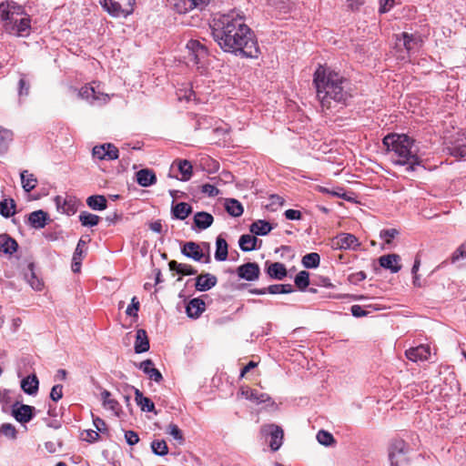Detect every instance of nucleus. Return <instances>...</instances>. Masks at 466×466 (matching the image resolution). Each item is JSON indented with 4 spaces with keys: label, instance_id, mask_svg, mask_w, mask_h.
I'll use <instances>...</instances> for the list:
<instances>
[{
    "label": "nucleus",
    "instance_id": "1",
    "mask_svg": "<svg viewBox=\"0 0 466 466\" xmlns=\"http://www.w3.org/2000/svg\"><path fill=\"white\" fill-rule=\"evenodd\" d=\"M210 26L214 40L225 52L238 53L246 57L258 56V42L242 16L233 12L219 15Z\"/></svg>",
    "mask_w": 466,
    "mask_h": 466
},
{
    "label": "nucleus",
    "instance_id": "2",
    "mask_svg": "<svg viewBox=\"0 0 466 466\" xmlns=\"http://www.w3.org/2000/svg\"><path fill=\"white\" fill-rule=\"evenodd\" d=\"M313 83L322 110H330L337 104H345L351 96L349 80L328 67L319 66L314 73Z\"/></svg>",
    "mask_w": 466,
    "mask_h": 466
},
{
    "label": "nucleus",
    "instance_id": "3",
    "mask_svg": "<svg viewBox=\"0 0 466 466\" xmlns=\"http://www.w3.org/2000/svg\"><path fill=\"white\" fill-rule=\"evenodd\" d=\"M393 164L405 166L407 171H415L422 160L418 155L414 139L405 134H389L382 140Z\"/></svg>",
    "mask_w": 466,
    "mask_h": 466
},
{
    "label": "nucleus",
    "instance_id": "4",
    "mask_svg": "<svg viewBox=\"0 0 466 466\" xmlns=\"http://www.w3.org/2000/svg\"><path fill=\"white\" fill-rule=\"evenodd\" d=\"M407 451L408 444L404 440L399 438L392 439L388 448L390 466H408Z\"/></svg>",
    "mask_w": 466,
    "mask_h": 466
},
{
    "label": "nucleus",
    "instance_id": "5",
    "mask_svg": "<svg viewBox=\"0 0 466 466\" xmlns=\"http://www.w3.org/2000/svg\"><path fill=\"white\" fill-rule=\"evenodd\" d=\"M99 3L109 15L119 17L133 13L136 0H99Z\"/></svg>",
    "mask_w": 466,
    "mask_h": 466
},
{
    "label": "nucleus",
    "instance_id": "6",
    "mask_svg": "<svg viewBox=\"0 0 466 466\" xmlns=\"http://www.w3.org/2000/svg\"><path fill=\"white\" fill-rule=\"evenodd\" d=\"M188 63L198 68L203 67L208 57V48L198 40H189L187 44Z\"/></svg>",
    "mask_w": 466,
    "mask_h": 466
},
{
    "label": "nucleus",
    "instance_id": "7",
    "mask_svg": "<svg viewBox=\"0 0 466 466\" xmlns=\"http://www.w3.org/2000/svg\"><path fill=\"white\" fill-rule=\"evenodd\" d=\"M4 29L7 34L12 35H27L30 30V18L24 12L23 15H18L16 17L14 16V19L6 21L4 24Z\"/></svg>",
    "mask_w": 466,
    "mask_h": 466
},
{
    "label": "nucleus",
    "instance_id": "8",
    "mask_svg": "<svg viewBox=\"0 0 466 466\" xmlns=\"http://www.w3.org/2000/svg\"><path fill=\"white\" fill-rule=\"evenodd\" d=\"M93 157L98 160H115L119 157L118 148L112 143L95 146L92 150Z\"/></svg>",
    "mask_w": 466,
    "mask_h": 466
},
{
    "label": "nucleus",
    "instance_id": "9",
    "mask_svg": "<svg viewBox=\"0 0 466 466\" xmlns=\"http://www.w3.org/2000/svg\"><path fill=\"white\" fill-rule=\"evenodd\" d=\"M96 83L94 82L92 85H86L85 86H82L79 90V96L86 99L91 104H105L109 100L108 95L96 91V87L98 86H95Z\"/></svg>",
    "mask_w": 466,
    "mask_h": 466
},
{
    "label": "nucleus",
    "instance_id": "10",
    "mask_svg": "<svg viewBox=\"0 0 466 466\" xmlns=\"http://www.w3.org/2000/svg\"><path fill=\"white\" fill-rule=\"evenodd\" d=\"M23 13L24 7L13 0H5L0 4V17L4 24Z\"/></svg>",
    "mask_w": 466,
    "mask_h": 466
},
{
    "label": "nucleus",
    "instance_id": "11",
    "mask_svg": "<svg viewBox=\"0 0 466 466\" xmlns=\"http://www.w3.org/2000/svg\"><path fill=\"white\" fill-rule=\"evenodd\" d=\"M262 432L270 436L269 447L273 451H278L282 445L284 432L281 427L269 424L262 427Z\"/></svg>",
    "mask_w": 466,
    "mask_h": 466
},
{
    "label": "nucleus",
    "instance_id": "12",
    "mask_svg": "<svg viewBox=\"0 0 466 466\" xmlns=\"http://www.w3.org/2000/svg\"><path fill=\"white\" fill-rule=\"evenodd\" d=\"M333 247L339 249L356 250L360 246L359 239L350 233H340L332 240Z\"/></svg>",
    "mask_w": 466,
    "mask_h": 466
},
{
    "label": "nucleus",
    "instance_id": "13",
    "mask_svg": "<svg viewBox=\"0 0 466 466\" xmlns=\"http://www.w3.org/2000/svg\"><path fill=\"white\" fill-rule=\"evenodd\" d=\"M35 408L26 404L15 403L12 407V415L20 423H27L34 417Z\"/></svg>",
    "mask_w": 466,
    "mask_h": 466
},
{
    "label": "nucleus",
    "instance_id": "14",
    "mask_svg": "<svg viewBox=\"0 0 466 466\" xmlns=\"http://www.w3.org/2000/svg\"><path fill=\"white\" fill-rule=\"evenodd\" d=\"M237 272L240 279H244L248 281H253L258 279L260 269L257 263L248 262L239 266L237 269Z\"/></svg>",
    "mask_w": 466,
    "mask_h": 466
},
{
    "label": "nucleus",
    "instance_id": "15",
    "mask_svg": "<svg viewBox=\"0 0 466 466\" xmlns=\"http://www.w3.org/2000/svg\"><path fill=\"white\" fill-rule=\"evenodd\" d=\"M405 355L411 361H423L429 359L431 355V349L428 345L421 344L407 350Z\"/></svg>",
    "mask_w": 466,
    "mask_h": 466
},
{
    "label": "nucleus",
    "instance_id": "16",
    "mask_svg": "<svg viewBox=\"0 0 466 466\" xmlns=\"http://www.w3.org/2000/svg\"><path fill=\"white\" fill-rule=\"evenodd\" d=\"M181 253L195 261H202L205 258V254L200 246L193 241L186 242L181 248Z\"/></svg>",
    "mask_w": 466,
    "mask_h": 466
},
{
    "label": "nucleus",
    "instance_id": "17",
    "mask_svg": "<svg viewBox=\"0 0 466 466\" xmlns=\"http://www.w3.org/2000/svg\"><path fill=\"white\" fill-rule=\"evenodd\" d=\"M218 283V278L210 273H201L196 278L195 288L198 291H208Z\"/></svg>",
    "mask_w": 466,
    "mask_h": 466
},
{
    "label": "nucleus",
    "instance_id": "18",
    "mask_svg": "<svg viewBox=\"0 0 466 466\" xmlns=\"http://www.w3.org/2000/svg\"><path fill=\"white\" fill-rule=\"evenodd\" d=\"M238 394L255 403H264L270 400L268 394L259 393L258 390H253L248 386H242L239 389Z\"/></svg>",
    "mask_w": 466,
    "mask_h": 466
},
{
    "label": "nucleus",
    "instance_id": "19",
    "mask_svg": "<svg viewBox=\"0 0 466 466\" xmlns=\"http://www.w3.org/2000/svg\"><path fill=\"white\" fill-rule=\"evenodd\" d=\"M206 310V303L201 298H195L188 301L186 307L187 315L191 319H198Z\"/></svg>",
    "mask_w": 466,
    "mask_h": 466
},
{
    "label": "nucleus",
    "instance_id": "20",
    "mask_svg": "<svg viewBox=\"0 0 466 466\" xmlns=\"http://www.w3.org/2000/svg\"><path fill=\"white\" fill-rule=\"evenodd\" d=\"M400 261V257L398 254H388L379 258L380 267L390 269L392 273H397L400 270L401 265Z\"/></svg>",
    "mask_w": 466,
    "mask_h": 466
},
{
    "label": "nucleus",
    "instance_id": "21",
    "mask_svg": "<svg viewBox=\"0 0 466 466\" xmlns=\"http://www.w3.org/2000/svg\"><path fill=\"white\" fill-rule=\"evenodd\" d=\"M18 244L16 240L7 234L0 235V253L13 255L16 252Z\"/></svg>",
    "mask_w": 466,
    "mask_h": 466
},
{
    "label": "nucleus",
    "instance_id": "22",
    "mask_svg": "<svg viewBox=\"0 0 466 466\" xmlns=\"http://www.w3.org/2000/svg\"><path fill=\"white\" fill-rule=\"evenodd\" d=\"M154 363L151 360H146L139 364V369L143 370L148 378L156 382H160L163 380L161 372L153 367Z\"/></svg>",
    "mask_w": 466,
    "mask_h": 466
},
{
    "label": "nucleus",
    "instance_id": "23",
    "mask_svg": "<svg viewBox=\"0 0 466 466\" xmlns=\"http://www.w3.org/2000/svg\"><path fill=\"white\" fill-rule=\"evenodd\" d=\"M134 349L135 352L138 354L149 350V339L145 329H139L137 330Z\"/></svg>",
    "mask_w": 466,
    "mask_h": 466
},
{
    "label": "nucleus",
    "instance_id": "24",
    "mask_svg": "<svg viewBox=\"0 0 466 466\" xmlns=\"http://www.w3.org/2000/svg\"><path fill=\"white\" fill-rule=\"evenodd\" d=\"M137 182L142 187H149L157 182V177L153 170L144 168L137 172Z\"/></svg>",
    "mask_w": 466,
    "mask_h": 466
},
{
    "label": "nucleus",
    "instance_id": "25",
    "mask_svg": "<svg viewBox=\"0 0 466 466\" xmlns=\"http://www.w3.org/2000/svg\"><path fill=\"white\" fill-rule=\"evenodd\" d=\"M267 273L271 279L281 280L283 279L287 274V268L283 263L274 262V263H267Z\"/></svg>",
    "mask_w": 466,
    "mask_h": 466
},
{
    "label": "nucleus",
    "instance_id": "26",
    "mask_svg": "<svg viewBox=\"0 0 466 466\" xmlns=\"http://www.w3.org/2000/svg\"><path fill=\"white\" fill-rule=\"evenodd\" d=\"M48 215L43 210H36L29 214L28 222L35 228H43L46 225Z\"/></svg>",
    "mask_w": 466,
    "mask_h": 466
},
{
    "label": "nucleus",
    "instance_id": "27",
    "mask_svg": "<svg viewBox=\"0 0 466 466\" xmlns=\"http://www.w3.org/2000/svg\"><path fill=\"white\" fill-rule=\"evenodd\" d=\"M135 400L141 410L155 412L157 414L154 402L149 398L145 397L138 389H135Z\"/></svg>",
    "mask_w": 466,
    "mask_h": 466
},
{
    "label": "nucleus",
    "instance_id": "28",
    "mask_svg": "<svg viewBox=\"0 0 466 466\" xmlns=\"http://www.w3.org/2000/svg\"><path fill=\"white\" fill-rule=\"evenodd\" d=\"M448 151L450 155L457 158L466 157V138H459L451 142V146L448 147Z\"/></svg>",
    "mask_w": 466,
    "mask_h": 466
},
{
    "label": "nucleus",
    "instance_id": "29",
    "mask_svg": "<svg viewBox=\"0 0 466 466\" xmlns=\"http://www.w3.org/2000/svg\"><path fill=\"white\" fill-rule=\"evenodd\" d=\"M38 385L39 381L35 374L29 375L21 381L22 390L29 395H34L37 392Z\"/></svg>",
    "mask_w": 466,
    "mask_h": 466
},
{
    "label": "nucleus",
    "instance_id": "30",
    "mask_svg": "<svg viewBox=\"0 0 466 466\" xmlns=\"http://www.w3.org/2000/svg\"><path fill=\"white\" fill-rule=\"evenodd\" d=\"M400 37L403 40V46L408 52L414 51L420 46L421 39L420 35L403 32L400 35Z\"/></svg>",
    "mask_w": 466,
    "mask_h": 466
},
{
    "label": "nucleus",
    "instance_id": "31",
    "mask_svg": "<svg viewBox=\"0 0 466 466\" xmlns=\"http://www.w3.org/2000/svg\"><path fill=\"white\" fill-rule=\"evenodd\" d=\"M171 212L175 218L184 220L191 214L192 207L186 202H179L172 207Z\"/></svg>",
    "mask_w": 466,
    "mask_h": 466
},
{
    "label": "nucleus",
    "instance_id": "32",
    "mask_svg": "<svg viewBox=\"0 0 466 466\" xmlns=\"http://www.w3.org/2000/svg\"><path fill=\"white\" fill-rule=\"evenodd\" d=\"M177 166V170L181 174L180 180L187 181L192 176V165L188 160L177 159L173 162L172 167Z\"/></svg>",
    "mask_w": 466,
    "mask_h": 466
},
{
    "label": "nucleus",
    "instance_id": "33",
    "mask_svg": "<svg viewBox=\"0 0 466 466\" xmlns=\"http://www.w3.org/2000/svg\"><path fill=\"white\" fill-rule=\"evenodd\" d=\"M213 221V216L208 212H197L194 216V224L199 229H206L209 228Z\"/></svg>",
    "mask_w": 466,
    "mask_h": 466
},
{
    "label": "nucleus",
    "instance_id": "34",
    "mask_svg": "<svg viewBox=\"0 0 466 466\" xmlns=\"http://www.w3.org/2000/svg\"><path fill=\"white\" fill-rule=\"evenodd\" d=\"M169 5L177 13L185 14L196 9L192 0H167Z\"/></svg>",
    "mask_w": 466,
    "mask_h": 466
},
{
    "label": "nucleus",
    "instance_id": "35",
    "mask_svg": "<svg viewBox=\"0 0 466 466\" xmlns=\"http://www.w3.org/2000/svg\"><path fill=\"white\" fill-rule=\"evenodd\" d=\"M21 183L25 192H30L37 186V179L35 176L29 173L28 170H23L20 174Z\"/></svg>",
    "mask_w": 466,
    "mask_h": 466
},
{
    "label": "nucleus",
    "instance_id": "36",
    "mask_svg": "<svg viewBox=\"0 0 466 466\" xmlns=\"http://www.w3.org/2000/svg\"><path fill=\"white\" fill-rule=\"evenodd\" d=\"M101 399L103 400V406L110 410H112L115 414H118L120 411V405L117 400L111 398V393L107 390H104L101 392Z\"/></svg>",
    "mask_w": 466,
    "mask_h": 466
},
{
    "label": "nucleus",
    "instance_id": "37",
    "mask_svg": "<svg viewBox=\"0 0 466 466\" xmlns=\"http://www.w3.org/2000/svg\"><path fill=\"white\" fill-rule=\"evenodd\" d=\"M228 243L224 238L218 236L216 240L215 258L218 261H224L228 258Z\"/></svg>",
    "mask_w": 466,
    "mask_h": 466
},
{
    "label": "nucleus",
    "instance_id": "38",
    "mask_svg": "<svg viewBox=\"0 0 466 466\" xmlns=\"http://www.w3.org/2000/svg\"><path fill=\"white\" fill-rule=\"evenodd\" d=\"M249 229L255 235L265 236L271 231L272 227L268 221L258 220L250 225Z\"/></svg>",
    "mask_w": 466,
    "mask_h": 466
},
{
    "label": "nucleus",
    "instance_id": "39",
    "mask_svg": "<svg viewBox=\"0 0 466 466\" xmlns=\"http://www.w3.org/2000/svg\"><path fill=\"white\" fill-rule=\"evenodd\" d=\"M106 198L101 195L90 196L86 199V204L94 210H104L106 208Z\"/></svg>",
    "mask_w": 466,
    "mask_h": 466
},
{
    "label": "nucleus",
    "instance_id": "40",
    "mask_svg": "<svg viewBox=\"0 0 466 466\" xmlns=\"http://www.w3.org/2000/svg\"><path fill=\"white\" fill-rule=\"evenodd\" d=\"M257 241L258 238L255 236L245 234L240 237L238 244L243 251H251L256 248Z\"/></svg>",
    "mask_w": 466,
    "mask_h": 466
},
{
    "label": "nucleus",
    "instance_id": "41",
    "mask_svg": "<svg viewBox=\"0 0 466 466\" xmlns=\"http://www.w3.org/2000/svg\"><path fill=\"white\" fill-rule=\"evenodd\" d=\"M226 210L232 217H239L243 213V207L239 201L234 198L227 199Z\"/></svg>",
    "mask_w": 466,
    "mask_h": 466
},
{
    "label": "nucleus",
    "instance_id": "42",
    "mask_svg": "<svg viewBox=\"0 0 466 466\" xmlns=\"http://www.w3.org/2000/svg\"><path fill=\"white\" fill-rule=\"evenodd\" d=\"M15 207L14 199H3L0 201V214L5 218H10L15 213Z\"/></svg>",
    "mask_w": 466,
    "mask_h": 466
},
{
    "label": "nucleus",
    "instance_id": "43",
    "mask_svg": "<svg viewBox=\"0 0 466 466\" xmlns=\"http://www.w3.org/2000/svg\"><path fill=\"white\" fill-rule=\"evenodd\" d=\"M79 220L85 227H94L99 223L100 218L97 215L84 211L80 213Z\"/></svg>",
    "mask_w": 466,
    "mask_h": 466
},
{
    "label": "nucleus",
    "instance_id": "44",
    "mask_svg": "<svg viewBox=\"0 0 466 466\" xmlns=\"http://www.w3.org/2000/svg\"><path fill=\"white\" fill-rule=\"evenodd\" d=\"M320 263V257L318 253L312 252L305 255L302 258V264L307 268H315Z\"/></svg>",
    "mask_w": 466,
    "mask_h": 466
},
{
    "label": "nucleus",
    "instance_id": "45",
    "mask_svg": "<svg viewBox=\"0 0 466 466\" xmlns=\"http://www.w3.org/2000/svg\"><path fill=\"white\" fill-rule=\"evenodd\" d=\"M268 292L270 294H288L293 291L291 284H274L267 288Z\"/></svg>",
    "mask_w": 466,
    "mask_h": 466
},
{
    "label": "nucleus",
    "instance_id": "46",
    "mask_svg": "<svg viewBox=\"0 0 466 466\" xmlns=\"http://www.w3.org/2000/svg\"><path fill=\"white\" fill-rule=\"evenodd\" d=\"M151 449L158 456L167 455L168 452V447L164 440H154L151 442Z\"/></svg>",
    "mask_w": 466,
    "mask_h": 466
},
{
    "label": "nucleus",
    "instance_id": "47",
    "mask_svg": "<svg viewBox=\"0 0 466 466\" xmlns=\"http://www.w3.org/2000/svg\"><path fill=\"white\" fill-rule=\"evenodd\" d=\"M295 285L300 290H305L309 285V272L302 270L295 277Z\"/></svg>",
    "mask_w": 466,
    "mask_h": 466
},
{
    "label": "nucleus",
    "instance_id": "48",
    "mask_svg": "<svg viewBox=\"0 0 466 466\" xmlns=\"http://www.w3.org/2000/svg\"><path fill=\"white\" fill-rule=\"evenodd\" d=\"M28 268L30 270V277L28 279L29 284L34 289L42 290V289L44 288V282L35 276V273L34 271V264L30 263L28 265Z\"/></svg>",
    "mask_w": 466,
    "mask_h": 466
},
{
    "label": "nucleus",
    "instance_id": "49",
    "mask_svg": "<svg viewBox=\"0 0 466 466\" xmlns=\"http://www.w3.org/2000/svg\"><path fill=\"white\" fill-rule=\"evenodd\" d=\"M316 190L319 192L328 194L332 197L340 198H345V197H346L345 190L342 187H336L333 189H329V188L322 187V186H317Z\"/></svg>",
    "mask_w": 466,
    "mask_h": 466
},
{
    "label": "nucleus",
    "instance_id": "50",
    "mask_svg": "<svg viewBox=\"0 0 466 466\" xmlns=\"http://www.w3.org/2000/svg\"><path fill=\"white\" fill-rule=\"evenodd\" d=\"M317 440L320 444L324 446H330L336 441L331 433L323 430L318 432Z\"/></svg>",
    "mask_w": 466,
    "mask_h": 466
},
{
    "label": "nucleus",
    "instance_id": "51",
    "mask_svg": "<svg viewBox=\"0 0 466 466\" xmlns=\"http://www.w3.org/2000/svg\"><path fill=\"white\" fill-rule=\"evenodd\" d=\"M399 234L400 232L396 228H387L380 231V237L385 241L386 244H390L392 239Z\"/></svg>",
    "mask_w": 466,
    "mask_h": 466
},
{
    "label": "nucleus",
    "instance_id": "52",
    "mask_svg": "<svg viewBox=\"0 0 466 466\" xmlns=\"http://www.w3.org/2000/svg\"><path fill=\"white\" fill-rule=\"evenodd\" d=\"M167 433L171 435L175 440L178 441L180 443L184 441L182 431L178 428L177 425L174 423H170L167 426Z\"/></svg>",
    "mask_w": 466,
    "mask_h": 466
},
{
    "label": "nucleus",
    "instance_id": "53",
    "mask_svg": "<svg viewBox=\"0 0 466 466\" xmlns=\"http://www.w3.org/2000/svg\"><path fill=\"white\" fill-rule=\"evenodd\" d=\"M86 241L83 238H80L75 252L73 254V258L75 259H83L85 253L86 252Z\"/></svg>",
    "mask_w": 466,
    "mask_h": 466
},
{
    "label": "nucleus",
    "instance_id": "54",
    "mask_svg": "<svg viewBox=\"0 0 466 466\" xmlns=\"http://www.w3.org/2000/svg\"><path fill=\"white\" fill-rule=\"evenodd\" d=\"M140 303L137 297H133L131 299V304L127 307L126 310V314L131 317H137V312L139 310Z\"/></svg>",
    "mask_w": 466,
    "mask_h": 466
},
{
    "label": "nucleus",
    "instance_id": "55",
    "mask_svg": "<svg viewBox=\"0 0 466 466\" xmlns=\"http://www.w3.org/2000/svg\"><path fill=\"white\" fill-rule=\"evenodd\" d=\"M466 258V241L462 243L451 255V260L452 263H455L459 258Z\"/></svg>",
    "mask_w": 466,
    "mask_h": 466
},
{
    "label": "nucleus",
    "instance_id": "56",
    "mask_svg": "<svg viewBox=\"0 0 466 466\" xmlns=\"http://www.w3.org/2000/svg\"><path fill=\"white\" fill-rule=\"evenodd\" d=\"M61 208L63 212L66 213L67 215L74 214L76 211V202L71 198L65 199Z\"/></svg>",
    "mask_w": 466,
    "mask_h": 466
},
{
    "label": "nucleus",
    "instance_id": "57",
    "mask_svg": "<svg viewBox=\"0 0 466 466\" xmlns=\"http://www.w3.org/2000/svg\"><path fill=\"white\" fill-rule=\"evenodd\" d=\"M13 139V132L0 126V147Z\"/></svg>",
    "mask_w": 466,
    "mask_h": 466
},
{
    "label": "nucleus",
    "instance_id": "58",
    "mask_svg": "<svg viewBox=\"0 0 466 466\" xmlns=\"http://www.w3.org/2000/svg\"><path fill=\"white\" fill-rule=\"evenodd\" d=\"M198 273V270L193 268L189 264L181 263L180 269L178 270V274L182 276H191L196 275Z\"/></svg>",
    "mask_w": 466,
    "mask_h": 466
},
{
    "label": "nucleus",
    "instance_id": "59",
    "mask_svg": "<svg viewBox=\"0 0 466 466\" xmlns=\"http://www.w3.org/2000/svg\"><path fill=\"white\" fill-rule=\"evenodd\" d=\"M367 278V275L364 271H358L355 273H351L348 277V280L352 284H358L359 282L364 280Z\"/></svg>",
    "mask_w": 466,
    "mask_h": 466
},
{
    "label": "nucleus",
    "instance_id": "60",
    "mask_svg": "<svg viewBox=\"0 0 466 466\" xmlns=\"http://www.w3.org/2000/svg\"><path fill=\"white\" fill-rule=\"evenodd\" d=\"M63 397V386L60 384L53 386L51 392H50V398L54 401H57Z\"/></svg>",
    "mask_w": 466,
    "mask_h": 466
},
{
    "label": "nucleus",
    "instance_id": "61",
    "mask_svg": "<svg viewBox=\"0 0 466 466\" xmlns=\"http://www.w3.org/2000/svg\"><path fill=\"white\" fill-rule=\"evenodd\" d=\"M201 192L208 195L209 197H216L218 195L219 190L211 184H204L201 186Z\"/></svg>",
    "mask_w": 466,
    "mask_h": 466
},
{
    "label": "nucleus",
    "instance_id": "62",
    "mask_svg": "<svg viewBox=\"0 0 466 466\" xmlns=\"http://www.w3.org/2000/svg\"><path fill=\"white\" fill-rule=\"evenodd\" d=\"M125 439L127 442L131 446L137 444L139 441V437L134 431H127L125 432Z\"/></svg>",
    "mask_w": 466,
    "mask_h": 466
},
{
    "label": "nucleus",
    "instance_id": "63",
    "mask_svg": "<svg viewBox=\"0 0 466 466\" xmlns=\"http://www.w3.org/2000/svg\"><path fill=\"white\" fill-rule=\"evenodd\" d=\"M1 431L7 437H10V438H13V439H15L16 437V430H15V428L13 425L9 424V423L3 424L2 427H1Z\"/></svg>",
    "mask_w": 466,
    "mask_h": 466
},
{
    "label": "nucleus",
    "instance_id": "64",
    "mask_svg": "<svg viewBox=\"0 0 466 466\" xmlns=\"http://www.w3.org/2000/svg\"><path fill=\"white\" fill-rule=\"evenodd\" d=\"M287 219L299 220L301 218V212L296 209H288L284 213Z\"/></svg>",
    "mask_w": 466,
    "mask_h": 466
}]
</instances>
